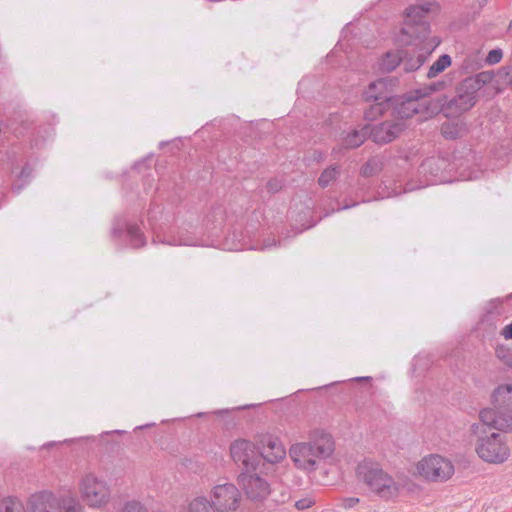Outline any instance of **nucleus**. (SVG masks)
<instances>
[{
	"label": "nucleus",
	"mask_w": 512,
	"mask_h": 512,
	"mask_svg": "<svg viewBox=\"0 0 512 512\" xmlns=\"http://www.w3.org/2000/svg\"><path fill=\"white\" fill-rule=\"evenodd\" d=\"M230 454L233 461L242 466V472H255L261 463V456L255 445L245 439H238L231 443Z\"/></svg>",
	"instance_id": "10"
},
{
	"label": "nucleus",
	"mask_w": 512,
	"mask_h": 512,
	"mask_svg": "<svg viewBox=\"0 0 512 512\" xmlns=\"http://www.w3.org/2000/svg\"><path fill=\"white\" fill-rule=\"evenodd\" d=\"M406 129L405 121L392 119L369 127V135L373 142L387 144L398 138Z\"/></svg>",
	"instance_id": "13"
},
{
	"label": "nucleus",
	"mask_w": 512,
	"mask_h": 512,
	"mask_svg": "<svg viewBox=\"0 0 512 512\" xmlns=\"http://www.w3.org/2000/svg\"><path fill=\"white\" fill-rule=\"evenodd\" d=\"M339 174H340L339 167L338 166H331V167L325 169L321 173L320 177L318 178V184L322 188H326L327 186H329L337 178V176Z\"/></svg>",
	"instance_id": "26"
},
{
	"label": "nucleus",
	"mask_w": 512,
	"mask_h": 512,
	"mask_svg": "<svg viewBox=\"0 0 512 512\" xmlns=\"http://www.w3.org/2000/svg\"><path fill=\"white\" fill-rule=\"evenodd\" d=\"M430 4L410 6L406 9L405 27L401 29L399 41L403 44H410L412 38L426 41L429 35V24L423 17L430 11Z\"/></svg>",
	"instance_id": "6"
},
{
	"label": "nucleus",
	"mask_w": 512,
	"mask_h": 512,
	"mask_svg": "<svg viewBox=\"0 0 512 512\" xmlns=\"http://www.w3.org/2000/svg\"><path fill=\"white\" fill-rule=\"evenodd\" d=\"M285 449L277 439H268L267 443L263 446L259 456L261 462L278 463L285 457Z\"/></svg>",
	"instance_id": "18"
},
{
	"label": "nucleus",
	"mask_w": 512,
	"mask_h": 512,
	"mask_svg": "<svg viewBox=\"0 0 512 512\" xmlns=\"http://www.w3.org/2000/svg\"><path fill=\"white\" fill-rule=\"evenodd\" d=\"M421 43L423 47L415 57L406 58L407 54L403 52L404 59L402 62L406 72H413L420 68L426 61L427 55H429L439 45L440 41L436 38H433L428 42L421 41Z\"/></svg>",
	"instance_id": "16"
},
{
	"label": "nucleus",
	"mask_w": 512,
	"mask_h": 512,
	"mask_svg": "<svg viewBox=\"0 0 512 512\" xmlns=\"http://www.w3.org/2000/svg\"><path fill=\"white\" fill-rule=\"evenodd\" d=\"M493 408L480 411L481 422L499 431L512 432V384L498 386L492 394Z\"/></svg>",
	"instance_id": "4"
},
{
	"label": "nucleus",
	"mask_w": 512,
	"mask_h": 512,
	"mask_svg": "<svg viewBox=\"0 0 512 512\" xmlns=\"http://www.w3.org/2000/svg\"><path fill=\"white\" fill-rule=\"evenodd\" d=\"M0 512H25V508L19 499L8 497L1 501Z\"/></svg>",
	"instance_id": "25"
},
{
	"label": "nucleus",
	"mask_w": 512,
	"mask_h": 512,
	"mask_svg": "<svg viewBox=\"0 0 512 512\" xmlns=\"http://www.w3.org/2000/svg\"><path fill=\"white\" fill-rule=\"evenodd\" d=\"M398 83L395 77H384L372 82L367 90L363 93L365 101L384 100L390 102L392 100L393 87Z\"/></svg>",
	"instance_id": "14"
},
{
	"label": "nucleus",
	"mask_w": 512,
	"mask_h": 512,
	"mask_svg": "<svg viewBox=\"0 0 512 512\" xmlns=\"http://www.w3.org/2000/svg\"><path fill=\"white\" fill-rule=\"evenodd\" d=\"M13 189H14L16 192H19V191L22 189V185H14Z\"/></svg>",
	"instance_id": "43"
},
{
	"label": "nucleus",
	"mask_w": 512,
	"mask_h": 512,
	"mask_svg": "<svg viewBox=\"0 0 512 512\" xmlns=\"http://www.w3.org/2000/svg\"><path fill=\"white\" fill-rule=\"evenodd\" d=\"M124 229L127 230V234L129 236L132 247L140 248L145 245L146 241L139 227L133 224H128L121 219H117L115 221L114 226L112 228V235L114 237H120L123 234Z\"/></svg>",
	"instance_id": "17"
},
{
	"label": "nucleus",
	"mask_w": 512,
	"mask_h": 512,
	"mask_svg": "<svg viewBox=\"0 0 512 512\" xmlns=\"http://www.w3.org/2000/svg\"><path fill=\"white\" fill-rule=\"evenodd\" d=\"M25 512H61V503L52 493L40 492L29 498Z\"/></svg>",
	"instance_id": "15"
},
{
	"label": "nucleus",
	"mask_w": 512,
	"mask_h": 512,
	"mask_svg": "<svg viewBox=\"0 0 512 512\" xmlns=\"http://www.w3.org/2000/svg\"><path fill=\"white\" fill-rule=\"evenodd\" d=\"M451 64V58L449 55L447 54H444V55H441L437 61H435L428 73H427V77L428 78H433L435 76H437L439 73H441L442 71H444L448 66H450Z\"/></svg>",
	"instance_id": "24"
},
{
	"label": "nucleus",
	"mask_w": 512,
	"mask_h": 512,
	"mask_svg": "<svg viewBox=\"0 0 512 512\" xmlns=\"http://www.w3.org/2000/svg\"><path fill=\"white\" fill-rule=\"evenodd\" d=\"M335 450L332 436L324 431L315 430L309 441L291 446L289 455L295 465L306 471H314L318 462L329 458Z\"/></svg>",
	"instance_id": "1"
},
{
	"label": "nucleus",
	"mask_w": 512,
	"mask_h": 512,
	"mask_svg": "<svg viewBox=\"0 0 512 512\" xmlns=\"http://www.w3.org/2000/svg\"><path fill=\"white\" fill-rule=\"evenodd\" d=\"M186 512H218L210 499L205 496L193 498L187 505Z\"/></svg>",
	"instance_id": "21"
},
{
	"label": "nucleus",
	"mask_w": 512,
	"mask_h": 512,
	"mask_svg": "<svg viewBox=\"0 0 512 512\" xmlns=\"http://www.w3.org/2000/svg\"><path fill=\"white\" fill-rule=\"evenodd\" d=\"M14 132H15V134H16V135H22V132H21V131H18L17 129H15V131H14Z\"/></svg>",
	"instance_id": "44"
},
{
	"label": "nucleus",
	"mask_w": 512,
	"mask_h": 512,
	"mask_svg": "<svg viewBox=\"0 0 512 512\" xmlns=\"http://www.w3.org/2000/svg\"><path fill=\"white\" fill-rule=\"evenodd\" d=\"M511 25H512V21H511Z\"/></svg>",
	"instance_id": "46"
},
{
	"label": "nucleus",
	"mask_w": 512,
	"mask_h": 512,
	"mask_svg": "<svg viewBox=\"0 0 512 512\" xmlns=\"http://www.w3.org/2000/svg\"><path fill=\"white\" fill-rule=\"evenodd\" d=\"M360 502V499L357 497H347L341 499L340 507L344 509H350L356 506Z\"/></svg>",
	"instance_id": "34"
},
{
	"label": "nucleus",
	"mask_w": 512,
	"mask_h": 512,
	"mask_svg": "<svg viewBox=\"0 0 512 512\" xmlns=\"http://www.w3.org/2000/svg\"><path fill=\"white\" fill-rule=\"evenodd\" d=\"M441 133L446 139H455L458 136V131L449 124L442 125Z\"/></svg>",
	"instance_id": "29"
},
{
	"label": "nucleus",
	"mask_w": 512,
	"mask_h": 512,
	"mask_svg": "<svg viewBox=\"0 0 512 512\" xmlns=\"http://www.w3.org/2000/svg\"><path fill=\"white\" fill-rule=\"evenodd\" d=\"M505 339H512V323L506 325L500 332Z\"/></svg>",
	"instance_id": "35"
},
{
	"label": "nucleus",
	"mask_w": 512,
	"mask_h": 512,
	"mask_svg": "<svg viewBox=\"0 0 512 512\" xmlns=\"http://www.w3.org/2000/svg\"><path fill=\"white\" fill-rule=\"evenodd\" d=\"M82 499L90 506L100 508L110 500V489L107 483L93 474H87L80 483Z\"/></svg>",
	"instance_id": "9"
},
{
	"label": "nucleus",
	"mask_w": 512,
	"mask_h": 512,
	"mask_svg": "<svg viewBox=\"0 0 512 512\" xmlns=\"http://www.w3.org/2000/svg\"><path fill=\"white\" fill-rule=\"evenodd\" d=\"M61 503V512H83V506L75 498L59 499Z\"/></svg>",
	"instance_id": "27"
},
{
	"label": "nucleus",
	"mask_w": 512,
	"mask_h": 512,
	"mask_svg": "<svg viewBox=\"0 0 512 512\" xmlns=\"http://www.w3.org/2000/svg\"><path fill=\"white\" fill-rule=\"evenodd\" d=\"M355 205H356V203H353L352 205H344L343 207L338 208V211L349 209L350 207H353Z\"/></svg>",
	"instance_id": "40"
},
{
	"label": "nucleus",
	"mask_w": 512,
	"mask_h": 512,
	"mask_svg": "<svg viewBox=\"0 0 512 512\" xmlns=\"http://www.w3.org/2000/svg\"><path fill=\"white\" fill-rule=\"evenodd\" d=\"M266 188L269 193H277L283 188V181L278 178L270 179L266 184Z\"/></svg>",
	"instance_id": "28"
},
{
	"label": "nucleus",
	"mask_w": 512,
	"mask_h": 512,
	"mask_svg": "<svg viewBox=\"0 0 512 512\" xmlns=\"http://www.w3.org/2000/svg\"><path fill=\"white\" fill-rule=\"evenodd\" d=\"M31 175V169L29 167H24L20 173L21 178H29Z\"/></svg>",
	"instance_id": "37"
},
{
	"label": "nucleus",
	"mask_w": 512,
	"mask_h": 512,
	"mask_svg": "<svg viewBox=\"0 0 512 512\" xmlns=\"http://www.w3.org/2000/svg\"><path fill=\"white\" fill-rule=\"evenodd\" d=\"M369 135V126L355 129L342 138L341 144L346 149L357 148L364 143Z\"/></svg>",
	"instance_id": "19"
},
{
	"label": "nucleus",
	"mask_w": 512,
	"mask_h": 512,
	"mask_svg": "<svg viewBox=\"0 0 512 512\" xmlns=\"http://www.w3.org/2000/svg\"><path fill=\"white\" fill-rule=\"evenodd\" d=\"M122 512H148L147 509L139 502H128Z\"/></svg>",
	"instance_id": "30"
},
{
	"label": "nucleus",
	"mask_w": 512,
	"mask_h": 512,
	"mask_svg": "<svg viewBox=\"0 0 512 512\" xmlns=\"http://www.w3.org/2000/svg\"><path fill=\"white\" fill-rule=\"evenodd\" d=\"M509 365H511V366H512V360H511V361H509Z\"/></svg>",
	"instance_id": "45"
},
{
	"label": "nucleus",
	"mask_w": 512,
	"mask_h": 512,
	"mask_svg": "<svg viewBox=\"0 0 512 512\" xmlns=\"http://www.w3.org/2000/svg\"><path fill=\"white\" fill-rule=\"evenodd\" d=\"M502 50L501 49H493L491 50L489 53H488V56L486 58V61L489 63V64H496L498 62H500L501 58H502Z\"/></svg>",
	"instance_id": "31"
},
{
	"label": "nucleus",
	"mask_w": 512,
	"mask_h": 512,
	"mask_svg": "<svg viewBox=\"0 0 512 512\" xmlns=\"http://www.w3.org/2000/svg\"><path fill=\"white\" fill-rule=\"evenodd\" d=\"M417 470L428 481L445 482L453 476L455 467L449 459L435 454L423 458L418 463Z\"/></svg>",
	"instance_id": "8"
},
{
	"label": "nucleus",
	"mask_w": 512,
	"mask_h": 512,
	"mask_svg": "<svg viewBox=\"0 0 512 512\" xmlns=\"http://www.w3.org/2000/svg\"><path fill=\"white\" fill-rule=\"evenodd\" d=\"M481 426L479 424H473L471 426V431L472 433L474 434H478L479 433V430H480Z\"/></svg>",
	"instance_id": "39"
},
{
	"label": "nucleus",
	"mask_w": 512,
	"mask_h": 512,
	"mask_svg": "<svg viewBox=\"0 0 512 512\" xmlns=\"http://www.w3.org/2000/svg\"><path fill=\"white\" fill-rule=\"evenodd\" d=\"M501 353H502V350H501V349H499V348H498V349H496V356H497L498 358H502V357H504Z\"/></svg>",
	"instance_id": "42"
},
{
	"label": "nucleus",
	"mask_w": 512,
	"mask_h": 512,
	"mask_svg": "<svg viewBox=\"0 0 512 512\" xmlns=\"http://www.w3.org/2000/svg\"><path fill=\"white\" fill-rule=\"evenodd\" d=\"M477 99L478 95L462 81L457 85L452 98L433 100V105H437V113L442 112L447 118H457L474 107Z\"/></svg>",
	"instance_id": "5"
},
{
	"label": "nucleus",
	"mask_w": 512,
	"mask_h": 512,
	"mask_svg": "<svg viewBox=\"0 0 512 512\" xmlns=\"http://www.w3.org/2000/svg\"><path fill=\"white\" fill-rule=\"evenodd\" d=\"M211 503L218 512L235 511L241 501V493L233 483H223L211 490Z\"/></svg>",
	"instance_id": "12"
},
{
	"label": "nucleus",
	"mask_w": 512,
	"mask_h": 512,
	"mask_svg": "<svg viewBox=\"0 0 512 512\" xmlns=\"http://www.w3.org/2000/svg\"><path fill=\"white\" fill-rule=\"evenodd\" d=\"M476 1L480 8H482L487 3V0H476Z\"/></svg>",
	"instance_id": "41"
},
{
	"label": "nucleus",
	"mask_w": 512,
	"mask_h": 512,
	"mask_svg": "<svg viewBox=\"0 0 512 512\" xmlns=\"http://www.w3.org/2000/svg\"><path fill=\"white\" fill-rule=\"evenodd\" d=\"M356 476L359 482L365 484L374 495L382 500L395 499L400 493L399 484L378 463L367 460L359 463L356 468Z\"/></svg>",
	"instance_id": "3"
},
{
	"label": "nucleus",
	"mask_w": 512,
	"mask_h": 512,
	"mask_svg": "<svg viewBox=\"0 0 512 512\" xmlns=\"http://www.w3.org/2000/svg\"><path fill=\"white\" fill-rule=\"evenodd\" d=\"M377 170V163L375 160H369L365 165H363L361 172L364 176H371Z\"/></svg>",
	"instance_id": "32"
},
{
	"label": "nucleus",
	"mask_w": 512,
	"mask_h": 512,
	"mask_svg": "<svg viewBox=\"0 0 512 512\" xmlns=\"http://www.w3.org/2000/svg\"><path fill=\"white\" fill-rule=\"evenodd\" d=\"M276 244L275 239H268L267 241H264V248L271 247Z\"/></svg>",
	"instance_id": "38"
},
{
	"label": "nucleus",
	"mask_w": 512,
	"mask_h": 512,
	"mask_svg": "<svg viewBox=\"0 0 512 512\" xmlns=\"http://www.w3.org/2000/svg\"><path fill=\"white\" fill-rule=\"evenodd\" d=\"M390 108V102L379 100L374 101L364 112V118L373 121L381 116L387 109Z\"/></svg>",
	"instance_id": "23"
},
{
	"label": "nucleus",
	"mask_w": 512,
	"mask_h": 512,
	"mask_svg": "<svg viewBox=\"0 0 512 512\" xmlns=\"http://www.w3.org/2000/svg\"><path fill=\"white\" fill-rule=\"evenodd\" d=\"M315 504V501L312 498H303L295 502L294 506L298 510H305L310 508Z\"/></svg>",
	"instance_id": "33"
},
{
	"label": "nucleus",
	"mask_w": 512,
	"mask_h": 512,
	"mask_svg": "<svg viewBox=\"0 0 512 512\" xmlns=\"http://www.w3.org/2000/svg\"><path fill=\"white\" fill-rule=\"evenodd\" d=\"M443 82L433 83L427 87L416 90L413 95L408 97H392L390 108L395 120L411 118L414 115H420V120H425L437 114V105H433V99L428 96L442 88Z\"/></svg>",
	"instance_id": "2"
},
{
	"label": "nucleus",
	"mask_w": 512,
	"mask_h": 512,
	"mask_svg": "<svg viewBox=\"0 0 512 512\" xmlns=\"http://www.w3.org/2000/svg\"><path fill=\"white\" fill-rule=\"evenodd\" d=\"M493 79V74L488 71L480 72L475 76L467 77L463 81L472 89L477 95L478 91L485 86L486 84L490 83Z\"/></svg>",
	"instance_id": "22"
},
{
	"label": "nucleus",
	"mask_w": 512,
	"mask_h": 512,
	"mask_svg": "<svg viewBox=\"0 0 512 512\" xmlns=\"http://www.w3.org/2000/svg\"><path fill=\"white\" fill-rule=\"evenodd\" d=\"M475 450L483 461L491 464L504 463L510 456L504 437L495 432L489 436H479Z\"/></svg>",
	"instance_id": "7"
},
{
	"label": "nucleus",
	"mask_w": 512,
	"mask_h": 512,
	"mask_svg": "<svg viewBox=\"0 0 512 512\" xmlns=\"http://www.w3.org/2000/svg\"><path fill=\"white\" fill-rule=\"evenodd\" d=\"M290 499V494L288 491L281 492L279 498L275 499V502L278 504H284Z\"/></svg>",
	"instance_id": "36"
},
{
	"label": "nucleus",
	"mask_w": 512,
	"mask_h": 512,
	"mask_svg": "<svg viewBox=\"0 0 512 512\" xmlns=\"http://www.w3.org/2000/svg\"><path fill=\"white\" fill-rule=\"evenodd\" d=\"M403 59V51L387 52L379 62V70L382 72H391L403 61Z\"/></svg>",
	"instance_id": "20"
},
{
	"label": "nucleus",
	"mask_w": 512,
	"mask_h": 512,
	"mask_svg": "<svg viewBox=\"0 0 512 512\" xmlns=\"http://www.w3.org/2000/svg\"><path fill=\"white\" fill-rule=\"evenodd\" d=\"M238 484L247 499L256 504L262 503L271 494L270 484L257 473L241 472L238 476Z\"/></svg>",
	"instance_id": "11"
}]
</instances>
